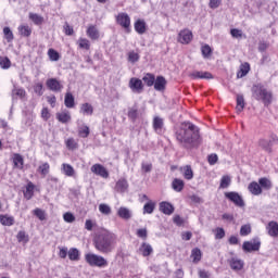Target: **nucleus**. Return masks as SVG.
<instances>
[{
    "label": "nucleus",
    "mask_w": 278,
    "mask_h": 278,
    "mask_svg": "<svg viewBox=\"0 0 278 278\" xmlns=\"http://www.w3.org/2000/svg\"><path fill=\"white\" fill-rule=\"evenodd\" d=\"M11 97L13 101H16V99H25V97H27V91H25L23 88L14 86L11 92Z\"/></svg>",
    "instance_id": "20"
},
{
    "label": "nucleus",
    "mask_w": 278,
    "mask_h": 278,
    "mask_svg": "<svg viewBox=\"0 0 278 278\" xmlns=\"http://www.w3.org/2000/svg\"><path fill=\"white\" fill-rule=\"evenodd\" d=\"M181 170L185 179H187L188 181L194 178V172L192 170V166L186 165L185 167H181Z\"/></svg>",
    "instance_id": "27"
},
{
    "label": "nucleus",
    "mask_w": 278,
    "mask_h": 278,
    "mask_svg": "<svg viewBox=\"0 0 278 278\" xmlns=\"http://www.w3.org/2000/svg\"><path fill=\"white\" fill-rule=\"evenodd\" d=\"M94 247L97 251L104 253L105 255H108V253H112L116 247V235L112 232L100 233L94 239Z\"/></svg>",
    "instance_id": "2"
},
{
    "label": "nucleus",
    "mask_w": 278,
    "mask_h": 278,
    "mask_svg": "<svg viewBox=\"0 0 278 278\" xmlns=\"http://www.w3.org/2000/svg\"><path fill=\"white\" fill-rule=\"evenodd\" d=\"M65 108L73 109L75 108V97L73 93L67 92L65 93V100H64Z\"/></svg>",
    "instance_id": "34"
},
{
    "label": "nucleus",
    "mask_w": 278,
    "mask_h": 278,
    "mask_svg": "<svg viewBox=\"0 0 278 278\" xmlns=\"http://www.w3.org/2000/svg\"><path fill=\"white\" fill-rule=\"evenodd\" d=\"M129 88L134 92H137V94H140L144 90V84H142L140 78L132 77L129 80Z\"/></svg>",
    "instance_id": "10"
},
{
    "label": "nucleus",
    "mask_w": 278,
    "mask_h": 278,
    "mask_svg": "<svg viewBox=\"0 0 278 278\" xmlns=\"http://www.w3.org/2000/svg\"><path fill=\"white\" fill-rule=\"evenodd\" d=\"M91 173L98 175V177H102L103 179H108L110 177V173L105 168V166L101 164H94L91 166Z\"/></svg>",
    "instance_id": "11"
},
{
    "label": "nucleus",
    "mask_w": 278,
    "mask_h": 278,
    "mask_svg": "<svg viewBox=\"0 0 278 278\" xmlns=\"http://www.w3.org/2000/svg\"><path fill=\"white\" fill-rule=\"evenodd\" d=\"M51 166L49 165V163H43L38 167V173H40L41 176L47 177L49 175V170H50Z\"/></svg>",
    "instance_id": "44"
},
{
    "label": "nucleus",
    "mask_w": 278,
    "mask_h": 278,
    "mask_svg": "<svg viewBox=\"0 0 278 278\" xmlns=\"http://www.w3.org/2000/svg\"><path fill=\"white\" fill-rule=\"evenodd\" d=\"M127 188H129V184L125 178L119 179L115 185V190L117 192H126Z\"/></svg>",
    "instance_id": "25"
},
{
    "label": "nucleus",
    "mask_w": 278,
    "mask_h": 278,
    "mask_svg": "<svg viewBox=\"0 0 278 278\" xmlns=\"http://www.w3.org/2000/svg\"><path fill=\"white\" fill-rule=\"evenodd\" d=\"M251 233V224H245L240 228V236H249Z\"/></svg>",
    "instance_id": "59"
},
{
    "label": "nucleus",
    "mask_w": 278,
    "mask_h": 278,
    "mask_svg": "<svg viewBox=\"0 0 278 278\" xmlns=\"http://www.w3.org/2000/svg\"><path fill=\"white\" fill-rule=\"evenodd\" d=\"M154 90H157L159 92L166 90V78H164V76L154 78Z\"/></svg>",
    "instance_id": "18"
},
{
    "label": "nucleus",
    "mask_w": 278,
    "mask_h": 278,
    "mask_svg": "<svg viewBox=\"0 0 278 278\" xmlns=\"http://www.w3.org/2000/svg\"><path fill=\"white\" fill-rule=\"evenodd\" d=\"M278 143V137L271 134L269 139H260L258 147L265 151V153H273V147Z\"/></svg>",
    "instance_id": "5"
},
{
    "label": "nucleus",
    "mask_w": 278,
    "mask_h": 278,
    "mask_svg": "<svg viewBox=\"0 0 278 278\" xmlns=\"http://www.w3.org/2000/svg\"><path fill=\"white\" fill-rule=\"evenodd\" d=\"M152 127L155 134H162V129H164V118L160 116H154Z\"/></svg>",
    "instance_id": "17"
},
{
    "label": "nucleus",
    "mask_w": 278,
    "mask_h": 278,
    "mask_svg": "<svg viewBox=\"0 0 278 278\" xmlns=\"http://www.w3.org/2000/svg\"><path fill=\"white\" fill-rule=\"evenodd\" d=\"M17 29L20 31V35L24 38H29V36H31V27H29L28 25H21Z\"/></svg>",
    "instance_id": "37"
},
{
    "label": "nucleus",
    "mask_w": 278,
    "mask_h": 278,
    "mask_svg": "<svg viewBox=\"0 0 278 278\" xmlns=\"http://www.w3.org/2000/svg\"><path fill=\"white\" fill-rule=\"evenodd\" d=\"M80 112L87 116H92V114H94V108H92L90 103H84L80 106Z\"/></svg>",
    "instance_id": "32"
},
{
    "label": "nucleus",
    "mask_w": 278,
    "mask_h": 278,
    "mask_svg": "<svg viewBox=\"0 0 278 278\" xmlns=\"http://www.w3.org/2000/svg\"><path fill=\"white\" fill-rule=\"evenodd\" d=\"M28 18L34 22L35 25H42L45 23V17L37 13H29Z\"/></svg>",
    "instance_id": "36"
},
{
    "label": "nucleus",
    "mask_w": 278,
    "mask_h": 278,
    "mask_svg": "<svg viewBox=\"0 0 278 278\" xmlns=\"http://www.w3.org/2000/svg\"><path fill=\"white\" fill-rule=\"evenodd\" d=\"M142 81H143V84H146V86H148V88H151V86H154V84H155V75H153L151 73H147L142 77Z\"/></svg>",
    "instance_id": "35"
},
{
    "label": "nucleus",
    "mask_w": 278,
    "mask_h": 278,
    "mask_svg": "<svg viewBox=\"0 0 278 278\" xmlns=\"http://www.w3.org/2000/svg\"><path fill=\"white\" fill-rule=\"evenodd\" d=\"M159 210L162 214H165V216H170L175 213V206L166 201L160 202Z\"/></svg>",
    "instance_id": "13"
},
{
    "label": "nucleus",
    "mask_w": 278,
    "mask_h": 278,
    "mask_svg": "<svg viewBox=\"0 0 278 278\" xmlns=\"http://www.w3.org/2000/svg\"><path fill=\"white\" fill-rule=\"evenodd\" d=\"M249 71H251V65L248 62L241 64L240 70L237 73L238 79H242V77H247V75H249Z\"/></svg>",
    "instance_id": "24"
},
{
    "label": "nucleus",
    "mask_w": 278,
    "mask_h": 278,
    "mask_svg": "<svg viewBox=\"0 0 278 278\" xmlns=\"http://www.w3.org/2000/svg\"><path fill=\"white\" fill-rule=\"evenodd\" d=\"M67 255L72 262H79V250L77 248L70 249Z\"/></svg>",
    "instance_id": "40"
},
{
    "label": "nucleus",
    "mask_w": 278,
    "mask_h": 278,
    "mask_svg": "<svg viewBox=\"0 0 278 278\" xmlns=\"http://www.w3.org/2000/svg\"><path fill=\"white\" fill-rule=\"evenodd\" d=\"M99 212H101V214H104L105 216H110V214H112V207H110V205L108 204H100Z\"/></svg>",
    "instance_id": "53"
},
{
    "label": "nucleus",
    "mask_w": 278,
    "mask_h": 278,
    "mask_svg": "<svg viewBox=\"0 0 278 278\" xmlns=\"http://www.w3.org/2000/svg\"><path fill=\"white\" fill-rule=\"evenodd\" d=\"M268 236L271 238H277L278 237V223L277 222H269L267 227Z\"/></svg>",
    "instance_id": "23"
},
{
    "label": "nucleus",
    "mask_w": 278,
    "mask_h": 278,
    "mask_svg": "<svg viewBox=\"0 0 278 278\" xmlns=\"http://www.w3.org/2000/svg\"><path fill=\"white\" fill-rule=\"evenodd\" d=\"M252 97L256 101H262L265 108H268L273 103V92L268 90L264 85L258 84L252 87Z\"/></svg>",
    "instance_id": "3"
},
{
    "label": "nucleus",
    "mask_w": 278,
    "mask_h": 278,
    "mask_svg": "<svg viewBox=\"0 0 278 278\" xmlns=\"http://www.w3.org/2000/svg\"><path fill=\"white\" fill-rule=\"evenodd\" d=\"M63 172H64V175H66L67 177H73V175H75V168H73L71 166V164L64 163L63 164Z\"/></svg>",
    "instance_id": "49"
},
{
    "label": "nucleus",
    "mask_w": 278,
    "mask_h": 278,
    "mask_svg": "<svg viewBox=\"0 0 278 278\" xmlns=\"http://www.w3.org/2000/svg\"><path fill=\"white\" fill-rule=\"evenodd\" d=\"M248 190L254 197H260V194H262V192H263L262 187L260 186V182H257V181L250 182L248 186Z\"/></svg>",
    "instance_id": "19"
},
{
    "label": "nucleus",
    "mask_w": 278,
    "mask_h": 278,
    "mask_svg": "<svg viewBox=\"0 0 278 278\" xmlns=\"http://www.w3.org/2000/svg\"><path fill=\"white\" fill-rule=\"evenodd\" d=\"M127 60L130 62V64H136V62L140 61V54H138L136 51H129L127 54Z\"/></svg>",
    "instance_id": "42"
},
{
    "label": "nucleus",
    "mask_w": 278,
    "mask_h": 278,
    "mask_svg": "<svg viewBox=\"0 0 278 278\" xmlns=\"http://www.w3.org/2000/svg\"><path fill=\"white\" fill-rule=\"evenodd\" d=\"M56 119L59 121V123H63V125H66V123H71V113L70 112L56 113Z\"/></svg>",
    "instance_id": "29"
},
{
    "label": "nucleus",
    "mask_w": 278,
    "mask_h": 278,
    "mask_svg": "<svg viewBox=\"0 0 278 278\" xmlns=\"http://www.w3.org/2000/svg\"><path fill=\"white\" fill-rule=\"evenodd\" d=\"M128 118H130L132 122H136L138 118V108L134 106L128 110Z\"/></svg>",
    "instance_id": "55"
},
{
    "label": "nucleus",
    "mask_w": 278,
    "mask_h": 278,
    "mask_svg": "<svg viewBox=\"0 0 278 278\" xmlns=\"http://www.w3.org/2000/svg\"><path fill=\"white\" fill-rule=\"evenodd\" d=\"M201 257H203V253L201 252V249L194 248L191 251V260L193 264H199L201 262Z\"/></svg>",
    "instance_id": "26"
},
{
    "label": "nucleus",
    "mask_w": 278,
    "mask_h": 278,
    "mask_svg": "<svg viewBox=\"0 0 278 278\" xmlns=\"http://www.w3.org/2000/svg\"><path fill=\"white\" fill-rule=\"evenodd\" d=\"M116 23L117 25H121L124 29H126V33L129 34L131 31V18L127 13H119L116 16Z\"/></svg>",
    "instance_id": "7"
},
{
    "label": "nucleus",
    "mask_w": 278,
    "mask_h": 278,
    "mask_svg": "<svg viewBox=\"0 0 278 278\" xmlns=\"http://www.w3.org/2000/svg\"><path fill=\"white\" fill-rule=\"evenodd\" d=\"M12 66V62L8 59V56H0V68L8 70Z\"/></svg>",
    "instance_id": "50"
},
{
    "label": "nucleus",
    "mask_w": 278,
    "mask_h": 278,
    "mask_svg": "<svg viewBox=\"0 0 278 278\" xmlns=\"http://www.w3.org/2000/svg\"><path fill=\"white\" fill-rule=\"evenodd\" d=\"M13 164H14V168H18L20 170H23V165L25 164L23 155L14 154Z\"/></svg>",
    "instance_id": "31"
},
{
    "label": "nucleus",
    "mask_w": 278,
    "mask_h": 278,
    "mask_svg": "<svg viewBox=\"0 0 278 278\" xmlns=\"http://www.w3.org/2000/svg\"><path fill=\"white\" fill-rule=\"evenodd\" d=\"M139 253H141L143 257H149V255L153 253V247H151L150 243L143 242L139 248Z\"/></svg>",
    "instance_id": "22"
},
{
    "label": "nucleus",
    "mask_w": 278,
    "mask_h": 278,
    "mask_svg": "<svg viewBox=\"0 0 278 278\" xmlns=\"http://www.w3.org/2000/svg\"><path fill=\"white\" fill-rule=\"evenodd\" d=\"M185 186H186V184L184 182V180H181L179 178H175L172 182V188H173V190H175V192H181V190H184Z\"/></svg>",
    "instance_id": "33"
},
{
    "label": "nucleus",
    "mask_w": 278,
    "mask_h": 278,
    "mask_svg": "<svg viewBox=\"0 0 278 278\" xmlns=\"http://www.w3.org/2000/svg\"><path fill=\"white\" fill-rule=\"evenodd\" d=\"M137 236L142 240H147V238H149V232L147 231V228H140L137 230Z\"/></svg>",
    "instance_id": "60"
},
{
    "label": "nucleus",
    "mask_w": 278,
    "mask_h": 278,
    "mask_svg": "<svg viewBox=\"0 0 278 278\" xmlns=\"http://www.w3.org/2000/svg\"><path fill=\"white\" fill-rule=\"evenodd\" d=\"M228 186H231V177L229 176H223L220 179L219 188H227Z\"/></svg>",
    "instance_id": "54"
},
{
    "label": "nucleus",
    "mask_w": 278,
    "mask_h": 278,
    "mask_svg": "<svg viewBox=\"0 0 278 278\" xmlns=\"http://www.w3.org/2000/svg\"><path fill=\"white\" fill-rule=\"evenodd\" d=\"M135 31L142 36V34H147V22L144 20H137L135 22Z\"/></svg>",
    "instance_id": "21"
},
{
    "label": "nucleus",
    "mask_w": 278,
    "mask_h": 278,
    "mask_svg": "<svg viewBox=\"0 0 278 278\" xmlns=\"http://www.w3.org/2000/svg\"><path fill=\"white\" fill-rule=\"evenodd\" d=\"M16 238L18 242H29V239L27 238V233L24 230H20L17 232Z\"/></svg>",
    "instance_id": "58"
},
{
    "label": "nucleus",
    "mask_w": 278,
    "mask_h": 278,
    "mask_svg": "<svg viewBox=\"0 0 278 278\" xmlns=\"http://www.w3.org/2000/svg\"><path fill=\"white\" fill-rule=\"evenodd\" d=\"M178 42H180V45H190V42H192V31L189 29L180 30L178 34Z\"/></svg>",
    "instance_id": "12"
},
{
    "label": "nucleus",
    "mask_w": 278,
    "mask_h": 278,
    "mask_svg": "<svg viewBox=\"0 0 278 278\" xmlns=\"http://www.w3.org/2000/svg\"><path fill=\"white\" fill-rule=\"evenodd\" d=\"M200 138L199 129L190 122H184L176 130V140L184 149H194L199 144Z\"/></svg>",
    "instance_id": "1"
},
{
    "label": "nucleus",
    "mask_w": 278,
    "mask_h": 278,
    "mask_svg": "<svg viewBox=\"0 0 278 278\" xmlns=\"http://www.w3.org/2000/svg\"><path fill=\"white\" fill-rule=\"evenodd\" d=\"M141 169H142L143 173H151V170H153V164L142 163Z\"/></svg>",
    "instance_id": "63"
},
{
    "label": "nucleus",
    "mask_w": 278,
    "mask_h": 278,
    "mask_svg": "<svg viewBox=\"0 0 278 278\" xmlns=\"http://www.w3.org/2000/svg\"><path fill=\"white\" fill-rule=\"evenodd\" d=\"M214 231L215 240H223L225 238V228L217 227Z\"/></svg>",
    "instance_id": "57"
},
{
    "label": "nucleus",
    "mask_w": 278,
    "mask_h": 278,
    "mask_svg": "<svg viewBox=\"0 0 278 278\" xmlns=\"http://www.w3.org/2000/svg\"><path fill=\"white\" fill-rule=\"evenodd\" d=\"M78 136L79 138H88L90 136V127L87 125L78 127Z\"/></svg>",
    "instance_id": "41"
},
{
    "label": "nucleus",
    "mask_w": 278,
    "mask_h": 278,
    "mask_svg": "<svg viewBox=\"0 0 278 278\" xmlns=\"http://www.w3.org/2000/svg\"><path fill=\"white\" fill-rule=\"evenodd\" d=\"M85 261L89 266H97L98 268H105L108 266V260L105 257L92 253L86 254Z\"/></svg>",
    "instance_id": "4"
},
{
    "label": "nucleus",
    "mask_w": 278,
    "mask_h": 278,
    "mask_svg": "<svg viewBox=\"0 0 278 278\" xmlns=\"http://www.w3.org/2000/svg\"><path fill=\"white\" fill-rule=\"evenodd\" d=\"M153 212H155V202L149 200L143 205V214H153Z\"/></svg>",
    "instance_id": "39"
},
{
    "label": "nucleus",
    "mask_w": 278,
    "mask_h": 278,
    "mask_svg": "<svg viewBox=\"0 0 278 278\" xmlns=\"http://www.w3.org/2000/svg\"><path fill=\"white\" fill-rule=\"evenodd\" d=\"M34 216L38 217L39 220H47V213L41 208H35L33 211Z\"/></svg>",
    "instance_id": "51"
},
{
    "label": "nucleus",
    "mask_w": 278,
    "mask_h": 278,
    "mask_svg": "<svg viewBox=\"0 0 278 278\" xmlns=\"http://www.w3.org/2000/svg\"><path fill=\"white\" fill-rule=\"evenodd\" d=\"M46 86L48 90H51L52 92H62L64 85L58 80V78H49L46 81Z\"/></svg>",
    "instance_id": "9"
},
{
    "label": "nucleus",
    "mask_w": 278,
    "mask_h": 278,
    "mask_svg": "<svg viewBox=\"0 0 278 278\" xmlns=\"http://www.w3.org/2000/svg\"><path fill=\"white\" fill-rule=\"evenodd\" d=\"M244 96L243 94H237V112H242V110H244Z\"/></svg>",
    "instance_id": "43"
},
{
    "label": "nucleus",
    "mask_w": 278,
    "mask_h": 278,
    "mask_svg": "<svg viewBox=\"0 0 278 278\" xmlns=\"http://www.w3.org/2000/svg\"><path fill=\"white\" fill-rule=\"evenodd\" d=\"M66 148L70 149V151H75V149H77L78 144L77 141H75L74 138H68L65 141Z\"/></svg>",
    "instance_id": "52"
},
{
    "label": "nucleus",
    "mask_w": 278,
    "mask_h": 278,
    "mask_svg": "<svg viewBox=\"0 0 278 278\" xmlns=\"http://www.w3.org/2000/svg\"><path fill=\"white\" fill-rule=\"evenodd\" d=\"M117 216L123 220H131L134 214L131 213V210H129L128 207L122 206L117 210Z\"/></svg>",
    "instance_id": "15"
},
{
    "label": "nucleus",
    "mask_w": 278,
    "mask_h": 278,
    "mask_svg": "<svg viewBox=\"0 0 278 278\" xmlns=\"http://www.w3.org/2000/svg\"><path fill=\"white\" fill-rule=\"evenodd\" d=\"M0 223L4 225V227H12V225H14V218L8 215H0Z\"/></svg>",
    "instance_id": "38"
},
{
    "label": "nucleus",
    "mask_w": 278,
    "mask_h": 278,
    "mask_svg": "<svg viewBox=\"0 0 278 278\" xmlns=\"http://www.w3.org/2000/svg\"><path fill=\"white\" fill-rule=\"evenodd\" d=\"M230 34H231L232 38H242V30H240L238 28H232L230 30Z\"/></svg>",
    "instance_id": "64"
},
{
    "label": "nucleus",
    "mask_w": 278,
    "mask_h": 278,
    "mask_svg": "<svg viewBox=\"0 0 278 278\" xmlns=\"http://www.w3.org/2000/svg\"><path fill=\"white\" fill-rule=\"evenodd\" d=\"M63 219L65 220V223H75V215L67 212L63 215Z\"/></svg>",
    "instance_id": "61"
},
{
    "label": "nucleus",
    "mask_w": 278,
    "mask_h": 278,
    "mask_svg": "<svg viewBox=\"0 0 278 278\" xmlns=\"http://www.w3.org/2000/svg\"><path fill=\"white\" fill-rule=\"evenodd\" d=\"M262 247V241H260V238H254L251 241H244L242 244V250L245 253H253V251H260Z\"/></svg>",
    "instance_id": "6"
},
{
    "label": "nucleus",
    "mask_w": 278,
    "mask_h": 278,
    "mask_svg": "<svg viewBox=\"0 0 278 278\" xmlns=\"http://www.w3.org/2000/svg\"><path fill=\"white\" fill-rule=\"evenodd\" d=\"M201 53L203 58L207 60L208 58L212 56V47H210V45L202 46Z\"/></svg>",
    "instance_id": "46"
},
{
    "label": "nucleus",
    "mask_w": 278,
    "mask_h": 278,
    "mask_svg": "<svg viewBox=\"0 0 278 278\" xmlns=\"http://www.w3.org/2000/svg\"><path fill=\"white\" fill-rule=\"evenodd\" d=\"M226 199L231 201L237 207H244V200L236 191L225 193Z\"/></svg>",
    "instance_id": "8"
},
{
    "label": "nucleus",
    "mask_w": 278,
    "mask_h": 278,
    "mask_svg": "<svg viewBox=\"0 0 278 278\" xmlns=\"http://www.w3.org/2000/svg\"><path fill=\"white\" fill-rule=\"evenodd\" d=\"M78 45H79L80 49H86V51L90 50V41L88 39L80 38L78 40Z\"/></svg>",
    "instance_id": "56"
},
{
    "label": "nucleus",
    "mask_w": 278,
    "mask_h": 278,
    "mask_svg": "<svg viewBox=\"0 0 278 278\" xmlns=\"http://www.w3.org/2000/svg\"><path fill=\"white\" fill-rule=\"evenodd\" d=\"M3 35L8 42H12V40H14V33H12V29H10V27L5 26L3 28Z\"/></svg>",
    "instance_id": "45"
},
{
    "label": "nucleus",
    "mask_w": 278,
    "mask_h": 278,
    "mask_svg": "<svg viewBox=\"0 0 278 278\" xmlns=\"http://www.w3.org/2000/svg\"><path fill=\"white\" fill-rule=\"evenodd\" d=\"M34 184L33 182H28L26 186V192H24V195L26 199H31L34 197Z\"/></svg>",
    "instance_id": "48"
},
{
    "label": "nucleus",
    "mask_w": 278,
    "mask_h": 278,
    "mask_svg": "<svg viewBox=\"0 0 278 278\" xmlns=\"http://www.w3.org/2000/svg\"><path fill=\"white\" fill-rule=\"evenodd\" d=\"M188 76L190 79H214V75L210 72L193 71Z\"/></svg>",
    "instance_id": "14"
},
{
    "label": "nucleus",
    "mask_w": 278,
    "mask_h": 278,
    "mask_svg": "<svg viewBox=\"0 0 278 278\" xmlns=\"http://www.w3.org/2000/svg\"><path fill=\"white\" fill-rule=\"evenodd\" d=\"M87 36L91 39V40H99V29H97V26H89L87 29Z\"/></svg>",
    "instance_id": "28"
},
{
    "label": "nucleus",
    "mask_w": 278,
    "mask_h": 278,
    "mask_svg": "<svg viewBox=\"0 0 278 278\" xmlns=\"http://www.w3.org/2000/svg\"><path fill=\"white\" fill-rule=\"evenodd\" d=\"M207 161L211 166H214L218 162V155L216 153L210 154Z\"/></svg>",
    "instance_id": "62"
},
{
    "label": "nucleus",
    "mask_w": 278,
    "mask_h": 278,
    "mask_svg": "<svg viewBox=\"0 0 278 278\" xmlns=\"http://www.w3.org/2000/svg\"><path fill=\"white\" fill-rule=\"evenodd\" d=\"M48 56L51 62H58L60 60V52L55 51L54 49H49Z\"/></svg>",
    "instance_id": "47"
},
{
    "label": "nucleus",
    "mask_w": 278,
    "mask_h": 278,
    "mask_svg": "<svg viewBox=\"0 0 278 278\" xmlns=\"http://www.w3.org/2000/svg\"><path fill=\"white\" fill-rule=\"evenodd\" d=\"M258 186L262 188V190H270L273 188V181L266 177H263L258 179Z\"/></svg>",
    "instance_id": "30"
},
{
    "label": "nucleus",
    "mask_w": 278,
    "mask_h": 278,
    "mask_svg": "<svg viewBox=\"0 0 278 278\" xmlns=\"http://www.w3.org/2000/svg\"><path fill=\"white\" fill-rule=\"evenodd\" d=\"M228 264L232 270H242L244 268V261L237 257L228 260Z\"/></svg>",
    "instance_id": "16"
}]
</instances>
